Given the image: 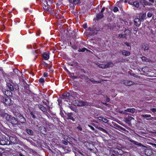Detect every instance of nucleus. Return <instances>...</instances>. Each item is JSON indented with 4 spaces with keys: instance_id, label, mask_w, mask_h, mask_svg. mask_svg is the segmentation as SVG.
I'll return each instance as SVG.
<instances>
[{
    "instance_id": "1",
    "label": "nucleus",
    "mask_w": 156,
    "mask_h": 156,
    "mask_svg": "<svg viewBox=\"0 0 156 156\" xmlns=\"http://www.w3.org/2000/svg\"><path fill=\"white\" fill-rule=\"evenodd\" d=\"M71 103L75 106H81L88 105L87 102H83L78 100H72Z\"/></svg>"
},
{
    "instance_id": "2",
    "label": "nucleus",
    "mask_w": 156,
    "mask_h": 156,
    "mask_svg": "<svg viewBox=\"0 0 156 156\" xmlns=\"http://www.w3.org/2000/svg\"><path fill=\"white\" fill-rule=\"evenodd\" d=\"M10 144V142L5 136H3L0 140V144L2 145H8Z\"/></svg>"
},
{
    "instance_id": "3",
    "label": "nucleus",
    "mask_w": 156,
    "mask_h": 156,
    "mask_svg": "<svg viewBox=\"0 0 156 156\" xmlns=\"http://www.w3.org/2000/svg\"><path fill=\"white\" fill-rule=\"evenodd\" d=\"M3 101L6 105H10L12 104L11 99L7 96L3 100Z\"/></svg>"
},
{
    "instance_id": "4",
    "label": "nucleus",
    "mask_w": 156,
    "mask_h": 156,
    "mask_svg": "<svg viewBox=\"0 0 156 156\" xmlns=\"http://www.w3.org/2000/svg\"><path fill=\"white\" fill-rule=\"evenodd\" d=\"M9 118L10 119L8 120V121L12 124H16L17 123V120L14 117L9 116Z\"/></svg>"
},
{
    "instance_id": "5",
    "label": "nucleus",
    "mask_w": 156,
    "mask_h": 156,
    "mask_svg": "<svg viewBox=\"0 0 156 156\" xmlns=\"http://www.w3.org/2000/svg\"><path fill=\"white\" fill-rule=\"evenodd\" d=\"M120 150L117 148H112L110 150V153L113 155L115 154H117L119 153V151H120Z\"/></svg>"
},
{
    "instance_id": "6",
    "label": "nucleus",
    "mask_w": 156,
    "mask_h": 156,
    "mask_svg": "<svg viewBox=\"0 0 156 156\" xmlns=\"http://www.w3.org/2000/svg\"><path fill=\"white\" fill-rule=\"evenodd\" d=\"M142 48L144 51H147L149 50V47L147 44L144 43L142 44Z\"/></svg>"
},
{
    "instance_id": "7",
    "label": "nucleus",
    "mask_w": 156,
    "mask_h": 156,
    "mask_svg": "<svg viewBox=\"0 0 156 156\" xmlns=\"http://www.w3.org/2000/svg\"><path fill=\"white\" fill-rule=\"evenodd\" d=\"M140 19L135 18L134 19V23L137 26H139L140 24L141 21Z\"/></svg>"
},
{
    "instance_id": "8",
    "label": "nucleus",
    "mask_w": 156,
    "mask_h": 156,
    "mask_svg": "<svg viewBox=\"0 0 156 156\" xmlns=\"http://www.w3.org/2000/svg\"><path fill=\"white\" fill-rule=\"evenodd\" d=\"M49 54L48 52L44 53L42 55L43 58L45 60H48L49 57Z\"/></svg>"
},
{
    "instance_id": "9",
    "label": "nucleus",
    "mask_w": 156,
    "mask_h": 156,
    "mask_svg": "<svg viewBox=\"0 0 156 156\" xmlns=\"http://www.w3.org/2000/svg\"><path fill=\"white\" fill-rule=\"evenodd\" d=\"M146 14L145 13H140L139 14V18L141 21H143L146 18Z\"/></svg>"
},
{
    "instance_id": "10",
    "label": "nucleus",
    "mask_w": 156,
    "mask_h": 156,
    "mask_svg": "<svg viewBox=\"0 0 156 156\" xmlns=\"http://www.w3.org/2000/svg\"><path fill=\"white\" fill-rule=\"evenodd\" d=\"M140 3L141 4L143 5H148V6H150L151 5V3L149 2L146 1L145 0H141L140 1Z\"/></svg>"
},
{
    "instance_id": "11",
    "label": "nucleus",
    "mask_w": 156,
    "mask_h": 156,
    "mask_svg": "<svg viewBox=\"0 0 156 156\" xmlns=\"http://www.w3.org/2000/svg\"><path fill=\"white\" fill-rule=\"evenodd\" d=\"M134 83L131 81L125 80L124 81V83L126 85L130 86L133 85Z\"/></svg>"
},
{
    "instance_id": "12",
    "label": "nucleus",
    "mask_w": 156,
    "mask_h": 156,
    "mask_svg": "<svg viewBox=\"0 0 156 156\" xmlns=\"http://www.w3.org/2000/svg\"><path fill=\"white\" fill-rule=\"evenodd\" d=\"M122 53L123 55L125 56H128L130 55V53L129 51L125 50H123L122 51Z\"/></svg>"
},
{
    "instance_id": "13",
    "label": "nucleus",
    "mask_w": 156,
    "mask_h": 156,
    "mask_svg": "<svg viewBox=\"0 0 156 156\" xmlns=\"http://www.w3.org/2000/svg\"><path fill=\"white\" fill-rule=\"evenodd\" d=\"M98 66L100 68L103 69H105L107 68L106 64L101 63L98 65Z\"/></svg>"
},
{
    "instance_id": "14",
    "label": "nucleus",
    "mask_w": 156,
    "mask_h": 156,
    "mask_svg": "<svg viewBox=\"0 0 156 156\" xmlns=\"http://www.w3.org/2000/svg\"><path fill=\"white\" fill-rule=\"evenodd\" d=\"M135 111V109L134 108H128L126 110V111L133 113Z\"/></svg>"
},
{
    "instance_id": "15",
    "label": "nucleus",
    "mask_w": 156,
    "mask_h": 156,
    "mask_svg": "<svg viewBox=\"0 0 156 156\" xmlns=\"http://www.w3.org/2000/svg\"><path fill=\"white\" fill-rule=\"evenodd\" d=\"M139 5V3L138 2H133V5L134 7L137 8L138 7Z\"/></svg>"
},
{
    "instance_id": "16",
    "label": "nucleus",
    "mask_w": 156,
    "mask_h": 156,
    "mask_svg": "<svg viewBox=\"0 0 156 156\" xmlns=\"http://www.w3.org/2000/svg\"><path fill=\"white\" fill-rule=\"evenodd\" d=\"M43 7L44 9L46 12L49 11L50 9L48 7V6H47L45 5H44Z\"/></svg>"
},
{
    "instance_id": "17",
    "label": "nucleus",
    "mask_w": 156,
    "mask_h": 156,
    "mask_svg": "<svg viewBox=\"0 0 156 156\" xmlns=\"http://www.w3.org/2000/svg\"><path fill=\"white\" fill-rule=\"evenodd\" d=\"M69 1L74 4H76L78 3L80 0H69Z\"/></svg>"
},
{
    "instance_id": "18",
    "label": "nucleus",
    "mask_w": 156,
    "mask_h": 156,
    "mask_svg": "<svg viewBox=\"0 0 156 156\" xmlns=\"http://www.w3.org/2000/svg\"><path fill=\"white\" fill-rule=\"evenodd\" d=\"M7 86L9 89L11 90L12 91L13 90V86L10 83H8Z\"/></svg>"
},
{
    "instance_id": "19",
    "label": "nucleus",
    "mask_w": 156,
    "mask_h": 156,
    "mask_svg": "<svg viewBox=\"0 0 156 156\" xmlns=\"http://www.w3.org/2000/svg\"><path fill=\"white\" fill-rule=\"evenodd\" d=\"M64 96H66V97H69L68 98L69 99H71L72 100L73 99H74L73 97L72 96L70 95V94L69 93H67L66 95H64Z\"/></svg>"
},
{
    "instance_id": "20",
    "label": "nucleus",
    "mask_w": 156,
    "mask_h": 156,
    "mask_svg": "<svg viewBox=\"0 0 156 156\" xmlns=\"http://www.w3.org/2000/svg\"><path fill=\"white\" fill-rule=\"evenodd\" d=\"M141 58L144 62H148L149 61V59L144 56L142 57Z\"/></svg>"
},
{
    "instance_id": "21",
    "label": "nucleus",
    "mask_w": 156,
    "mask_h": 156,
    "mask_svg": "<svg viewBox=\"0 0 156 156\" xmlns=\"http://www.w3.org/2000/svg\"><path fill=\"white\" fill-rule=\"evenodd\" d=\"M103 17V15L102 13H101L98 14L97 16V18L98 19H101Z\"/></svg>"
},
{
    "instance_id": "22",
    "label": "nucleus",
    "mask_w": 156,
    "mask_h": 156,
    "mask_svg": "<svg viewBox=\"0 0 156 156\" xmlns=\"http://www.w3.org/2000/svg\"><path fill=\"white\" fill-rule=\"evenodd\" d=\"M27 132L28 134L30 135H32L33 134V131L30 129H26Z\"/></svg>"
},
{
    "instance_id": "23",
    "label": "nucleus",
    "mask_w": 156,
    "mask_h": 156,
    "mask_svg": "<svg viewBox=\"0 0 156 156\" xmlns=\"http://www.w3.org/2000/svg\"><path fill=\"white\" fill-rule=\"evenodd\" d=\"M113 64L112 62H109L106 64V66H107V67H112L113 66Z\"/></svg>"
},
{
    "instance_id": "24",
    "label": "nucleus",
    "mask_w": 156,
    "mask_h": 156,
    "mask_svg": "<svg viewBox=\"0 0 156 156\" xmlns=\"http://www.w3.org/2000/svg\"><path fill=\"white\" fill-rule=\"evenodd\" d=\"M151 151L149 150H147L145 151V153L147 155H150L151 154Z\"/></svg>"
},
{
    "instance_id": "25",
    "label": "nucleus",
    "mask_w": 156,
    "mask_h": 156,
    "mask_svg": "<svg viewBox=\"0 0 156 156\" xmlns=\"http://www.w3.org/2000/svg\"><path fill=\"white\" fill-rule=\"evenodd\" d=\"M68 119H71L73 121H74L75 120L74 118L70 115H68Z\"/></svg>"
},
{
    "instance_id": "26",
    "label": "nucleus",
    "mask_w": 156,
    "mask_h": 156,
    "mask_svg": "<svg viewBox=\"0 0 156 156\" xmlns=\"http://www.w3.org/2000/svg\"><path fill=\"white\" fill-rule=\"evenodd\" d=\"M142 117H144V118H149L151 116V115H147V114H144V115H141Z\"/></svg>"
},
{
    "instance_id": "27",
    "label": "nucleus",
    "mask_w": 156,
    "mask_h": 156,
    "mask_svg": "<svg viewBox=\"0 0 156 156\" xmlns=\"http://www.w3.org/2000/svg\"><path fill=\"white\" fill-rule=\"evenodd\" d=\"M87 49L85 48H83L82 49H80L78 50V52H83L85 51L86 50H87Z\"/></svg>"
},
{
    "instance_id": "28",
    "label": "nucleus",
    "mask_w": 156,
    "mask_h": 156,
    "mask_svg": "<svg viewBox=\"0 0 156 156\" xmlns=\"http://www.w3.org/2000/svg\"><path fill=\"white\" fill-rule=\"evenodd\" d=\"M130 32V31L129 30H126L125 31V33L126 35H128L129 34Z\"/></svg>"
},
{
    "instance_id": "29",
    "label": "nucleus",
    "mask_w": 156,
    "mask_h": 156,
    "mask_svg": "<svg viewBox=\"0 0 156 156\" xmlns=\"http://www.w3.org/2000/svg\"><path fill=\"white\" fill-rule=\"evenodd\" d=\"M150 110L153 112L154 114H156V108H151Z\"/></svg>"
},
{
    "instance_id": "30",
    "label": "nucleus",
    "mask_w": 156,
    "mask_h": 156,
    "mask_svg": "<svg viewBox=\"0 0 156 156\" xmlns=\"http://www.w3.org/2000/svg\"><path fill=\"white\" fill-rule=\"evenodd\" d=\"M148 1L149 2L151 3V5L153 4L155 2H156L155 0H148Z\"/></svg>"
},
{
    "instance_id": "31",
    "label": "nucleus",
    "mask_w": 156,
    "mask_h": 156,
    "mask_svg": "<svg viewBox=\"0 0 156 156\" xmlns=\"http://www.w3.org/2000/svg\"><path fill=\"white\" fill-rule=\"evenodd\" d=\"M22 117V118L21 119V122L22 123H25V118L23 117Z\"/></svg>"
},
{
    "instance_id": "32",
    "label": "nucleus",
    "mask_w": 156,
    "mask_h": 156,
    "mask_svg": "<svg viewBox=\"0 0 156 156\" xmlns=\"http://www.w3.org/2000/svg\"><path fill=\"white\" fill-rule=\"evenodd\" d=\"M142 71L144 72H146L147 71V68L146 67L142 68Z\"/></svg>"
},
{
    "instance_id": "33",
    "label": "nucleus",
    "mask_w": 156,
    "mask_h": 156,
    "mask_svg": "<svg viewBox=\"0 0 156 156\" xmlns=\"http://www.w3.org/2000/svg\"><path fill=\"white\" fill-rule=\"evenodd\" d=\"M152 16V13L151 12H148L147 14V16L148 17H151Z\"/></svg>"
},
{
    "instance_id": "34",
    "label": "nucleus",
    "mask_w": 156,
    "mask_h": 156,
    "mask_svg": "<svg viewBox=\"0 0 156 156\" xmlns=\"http://www.w3.org/2000/svg\"><path fill=\"white\" fill-rule=\"evenodd\" d=\"M118 10V9L117 7H115L113 9V11L114 12H116Z\"/></svg>"
},
{
    "instance_id": "35",
    "label": "nucleus",
    "mask_w": 156,
    "mask_h": 156,
    "mask_svg": "<svg viewBox=\"0 0 156 156\" xmlns=\"http://www.w3.org/2000/svg\"><path fill=\"white\" fill-rule=\"evenodd\" d=\"M39 108L41 109V110L43 111H45V109L44 108V107L43 106H40Z\"/></svg>"
},
{
    "instance_id": "36",
    "label": "nucleus",
    "mask_w": 156,
    "mask_h": 156,
    "mask_svg": "<svg viewBox=\"0 0 156 156\" xmlns=\"http://www.w3.org/2000/svg\"><path fill=\"white\" fill-rule=\"evenodd\" d=\"M119 37L122 38L125 37V36L124 34H119Z\"/></svg>"
},
{
    "instance_id": "37",
    "label": "nucleus",
    "mask_w": 156,
    "mask_h": 156,
    "mask_svg": "<svg viewBox=\"0 0 156 156\" xmlns=\"http://www.w3.org/2000/svg\"><path fill=\"white\" fill-rule=\"evenodd\" d=\"M44 80L43 78H41L39 79V82L41 83L44 82Z\"/></svg>"
},
{
    "instance_id": "38",
    "label": "nucleus",
    "mask_w": 156,
    "mask_h": 156,
    "mask_svg": "<svg viewBox=\"0 0 156 156\" xmlns=\"http://www.w3.org/2000/svg\"><path fill=\"white\" fill-rule=\"evenodd\" d=\"M102 119L103 120L102 121L103 122H108L107 120L105 118H103Z\"/></svg>"
},
{
    "instance_id": "39",
    "label": "nucleus",
    "mask_w": 156,
    "mask_h": 156,
    "mask_svg": "<svg viewBox=\"0 0 156 156\" xmlns=\"http://www.w3.org/2000/svg\"><path fill=\"white\" fill-rule=\"evenodd\" d=\"M88 126L89 127H90V129H91L92 130H94V127H93V126H90V125H88Z\"/></svg>"
},
{
    "instance_id": "40",
    "label": "nucleus",
    "mask_w": 156,
    "mask_h": 156,
    "mask_svg": "<svg viewBox=\"0 0 156 156\" xmlns=\"http://www.w3.org/2000/svg\"><path fill=\"white\" fill-rule=\"evenodd\" d=\"M134 143L135 144L138 145H139V146H140L141 144L137 142H136V141H134Z\"/></svg>"
},
{
    "instance_id": "41",
    "label": "nucleus",
    "mask_w": 156,
    "mask_h": 156,
    "mask_svg": "<svg viewBox=\"0 0 156 156\" xmlns=\"http://www.w3.org/2000/svg\"><path fill=\"white\" fill-rule=\"evenodd\" d=\"M99 129L101 131L103 132H105V129H104L102 128H101V127H99Z\"/></svg>"
},
{
    "instance_id": "42",
    "label": "nucleus",
    "mask_w": 156,
    "mask_h": 156,
    "mask_svg": "<svg viewBox=\"0 0 156 156\" xmlns=\"http://www.w3.org/2000/svg\"><path fill=\"white\" fill-rule=\"evenodd\" d=\"M30 114H31V116L32 117V118H35V116L34 115L33 113V112H31Z\"/></svg>"
},
{
    "instance_id": "43",
    "label": "nucleus",
    "mask_w": 156,
    "mask_h": 156,
    "mask_svg": "<svg viewBox=\"0 0 156 156\" xmlns=\"http://www.w3.org/2000/svg\"><path fill=\"white\" fill-rule=\"evenodd\" d=\"M77 129L80 131H81L82 130V128L80 126H79L77 127Z\"/></svg>"
},
{
    "instance_id": "44",
    "label": "nucleus",
    "mask_w": 156,
    "mask_h": 156,
    "mask_svg": "<svg viewBox=\"0 0 156 156\" xmlns=\"http://www.w3.org/2000/svg\"><path fill=\"white\" fill-rule=\"evenodd\" d=\"M128 119L129 120H134V118H133V117H129L128 118Z\"/></svg>"
},
{
    "instance_id": "45",
    "label": "nucleus",
    "mask_w": 156,
    "mask_h": 156,
    "mask_svg": "<svg viewBox=\"0 0 156 156\" xmlns=\"http://www.w3.org/2000/svg\"><path fill=\"white\" fill-rule=\"evenodd\" d=\"M3 153V151L2 149H0V156L2 155Z\"/></svg>"
},
{
    "instance_id": "46",
    "label": "nucleus",
    "mask_w": 156,
    "mask_h": 156,
    "mask_svg": "<svg viewBox=\"0 0 156 156\" xmlns=\"http://www.w3.org/2000/svg\"><path fill=\"white\" fill-rule=\"evenodd\" d=\"M63 143L65 145H67L68 144V142L67 141H63Z\"/></svg>"
},
{
    "instance_id": "47",
    "label": "nucleus",
    "mask_w": 156,
    "mask_h": 156,
    "mask_svg": "<svg viewBox=\"0 0 156 156\" xmlns=\"http://www.w3.org/2000/svg\"><path fill=\"white\" fill-rule=\"evenodd\" d=\"M44 77H47L48 76V73H44Z\"/></svg>"
},
{
    "instance_id": "48",
    "label": "nucleus",
    "mask_w": 156,
    "mask_h": 156,
    "mask_svg": "<svg viewBox=\"0 0 156 156\" xmlns=\"http://www.w3.org/2000/svg\"><path fill=\"white\" fill-rule=\"evenodd\" d=\"M103 117H99L98 118V119L99 120L102 121V120H103L102 119H103Z\"/></svg>"
},
{
    "instance_id": "49",
    "label": "nucleus",
    "mask_w": 156,
    "mask_h": 156,
    "mask_svg": "<svg viewBox=\"0 0 156 156\" xmlns=\"http://www.w3.org/2000/svg\"><path fill=\"white\" fill-rule=\"evenodd\" d=\"M83 27L84 28H85L87 27V25L86 24H84L83 25Z\"/></svg>"
},
{
    "instance_id": "50",
    "label": "nucleus",
    "mask_w": 156,
    "mask_h": 156,
    "mask_svg": "<svg viewBox=\"0 0 156 156\" xmlns=\"http://www.w3.org/2000/svg\"><path fill=\"white\" fill-rule=\"evenodd\" d=\"M105 8H103L101 9V12H102L105 11Z\"/></svg>"
},
{
    "instance_id": "51",
    "label": "nucleus",
    "mask_w": 156,
    "mask_h": 156,
    "mask_svg": "<svg viewBox=\"0 0 156 156\" xmlns=\"http://www.w3.org/2000/svg\"><path fill=\"white\" fill-rule=\"evenodd\" d=\"M125 44H126L128 46H130V44L129 43H125Z\"/></svg>"
},
{
    "instance_id": "52",
    "label": "nucleus",
    "mask_w": 156,
    "mask_h": 156,
    "mask_svg": "<svg viewBox=\"0 0 156 156\" xmlns=\"http://www.w3.org/2000/svg\"><path fill=\"white\" fill-rule=\"evenodd\" d=\"M106 101H109V98H108L107 97H106Z\"/></svg>"
},
{
    "instance_id": "53",
    "label": "nucleus",
    "mask_w": 156,
    "mask_h": 156,
    "mask_svg": "<svg viewBox=\"0 0 156 156\" xmlns=\"http://www.w3.org/2000/svg\"><path fill=\"white\" fill-rule=\"evenodd\" d=\"M153 145L155 147H156V144H153Z\"/></svg>"
},
{
    "instance_id": "54",
    "label": "nucleus",
    "mask_w": 156,
    "mask_h": 156,
    "mask_svg": "<svg viewBox=\"0 0 156 156\" xmlns=\"http://www.w3.org/2000/svg\"><path fill=\"white\" fill-rule=\"evenodd\" d=\"M19 155H20V156H23L22 154V153H20Z\"/></svg>"
},
{
    "instance_id": "55",
    "label": "nucleus",
    "mask_w": 156,
    "mask_h": 156,
    "mask_svg": "<svg viewBox=\"0 0 156 156\" xmlns=\"http://www.w3.org/2000/svg\"><path fill=\"white\" fill-rule=\"evenodd\" d=\"M141 110H138V112H141Z\"/></svg>"
},
{
    "instance_id": "56",
    "label": "nucleus",
    "mask_w": 156,
    "mask_h": 156,
    "mask_svg": "<svg viewBox=\"0 0 156 156\" xmlns=\"http://www.w3.org/2000/svg\"><path fill=\"white\" fill-rule=\"evenodd\" d=\"M49 2H50V3L51 2V0H48Z\"/></svg>"
},
{
    "instance_id": "57",
    "label": "nucleus",
    "mask_w": 156,
    "mask_h": 156,
    "mask_svg": "<svg viewBox=\"0 0 156 156\" xmlns=\"http://www.w3.org/2000/svg\"><path fill=\"white\" fill-rule=\"evenodd\" d=\"M12 138V137H9V139H10V140H11V138Z\"/></svg>"
},
{
    "instance_id": "58",
    "label": "nucleus",
    "mask_w": 156,
    "mask_h": 156,
    "mask_svg": "<svg viewBox=\"0 0 156 156\" xmlns=\"http://www.w3.org/2000/svg\"><path fill=\"white\" fill-rule=\"evenodd\" d=\"M96 82V81H93V83H95V82Z\"/></svg>"
},
{
    "instance_id": "59",
    "label": "nucleus",
    "mask_w": 156,
    "mask_h": 156,
    "mask_svg": "<svg viewBox=\"0 0 156 156\" xmlns=\"http://www.w3.org/2000/svg\"><path fill=\"white\" fill-rule=\"evenodd\" d=\"M2 98V97L1 96H0V99H1V98Z\"/></svg>"
},
{
    "instance_id": "60",
    "label": "nucleus",
    "mask_w": 156,
    "mask_h": 156,
    "mask_svg": "<svg viewBox=\"0 0 156 156\" xmlns=\"http://www.w3.org/2000/svg\"><path fill=\"white\" fill-rule=\"evenodd\" d=\"M125 2H127V1H125Z\"/></svg>"
},
{
    "instance_id": "61",
    "label": "nucleus",
    "mask_w": 156,
    "mask_h": 156,
    "mask_svg": "<svg viewBox=\"0 0 156 156\" xmlns=\"http://www.w3.org/2000/svg\"><path fill=\"white\" fill-rule=\"evenodd\" d=\"M43 128L44 129H45L44 128Z\"/></svg>"
},
{
    "instance_id": "62",
    "label": "nucleus",
    "mask_w": 156,
    "mask_h": 156,
    "mask_svg": "<svg viewBox=\"0 0 156 156\" xmlns=\"http://www.w3.org/2000/svg\"><path fill=\"white\" fill-rule=\"evenodd\" d=\"M13 142L14 143V142L13 141Z\"/></svg>"
}]
</instances>
